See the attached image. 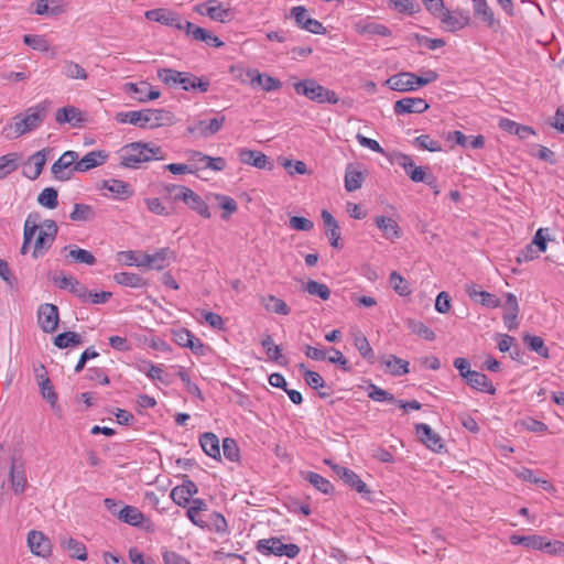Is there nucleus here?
<instances>
[{
  "label": "nucleus",
  "instance_id": "f257e3e1",
  "mask_svg": "<svg viewBox=\"0 0 564 564\" xmlns=\"http://www.w3.org/2000/svg\"><path fill=\"white\" fill-rule=\"evenodd\" d=\"M174 115L165 109H143L127 112H118L116 121L119 123H130L139 128H159L174 123Z\"/></svg>",
  "mask_w": 564,
  "mask_h": 564
},
{
  "label": "nucleus",
  "instance_id": "f03ea898",
  "mask_svg": "<svg viewBox=\"0 0 564 564\" xmlns=\"http://www.w3.org/2000/svg\"><path fill=\"white\" fill-rule=\"evenodd\" d=\"M51 108L48 100H43L24 112L17 115L13 120L14 138L30 133L36 130L46 119Z\"/></svg>",
  "mask_w": 564,
  "mask_h": 564
},
{
  "label": "nucleus",
  "instance_id": "7ed1b4c3",
  "mask_svg": "<svg viewBox=\"0 0 564 564\" xmlns=\"http://www.w3.org/2000/svg\"><path fill=\"white\" fill-rule=\"evenodd\" d=\"M293 88L297 95L304 96L307 99L318 104L327 102L335 105L339 100L337 94L334 90L319 85L315 79L307 78L295 82L293 83Z\"/></svg>",
  "mask_w": 564,
  "mask_h": 564
},
{
  "label": "nucleus",
  "instance_id": "20e7f679",
  "mask_svg": "<svg viewBox=\"0 0 564 564\" xmlns=\"http://www.w3.org/2000/svg\"><path fill=\"white\" fill-rule=\"evenodd\" d=\"M161 148H150L147 143H131L124 148L121 164L126 167L137 169L140 163L150 161L151 159H162L158 156Z\"/></svg>",
  "mask_w": 564,
  "mask_h": 564
},
{
  "label": "nucleus",
  "instance_id": "39448f33",
  "mask_svg": "<svg viewBox=\"0 0 564 564\" xmlns=\"http://www.w3.org/2000/svg\"><path fill=\"white\" fill-rule=\"evenodd\" d=\"M290 19H292L295 23V25L304 30L306 32L324 35L326 34L327 30L323 25L322 22H319L316 19H313L308 10L304 6H295L290 10Z\"/></svg>",
  "mask_w": 564,
  "mask_h": 564
},
{
  "label": "nucleus",
  "instance_id": "423d86ee",
  "mask_svg": "<svg viewBox=\"0 0 564 564\" xmlns=\"http://www.w3.org/2000/svg\"><path fill=\"white\" fill-rule=\"evenodd\" d=\"M77 162L78 153L76 151L64 152L51 167L54 178L62 182L70 180L77 172L75 167Z\"/></svg>",
  "mask_w": 564,
  "mask_h": 564
},
{
  "label": "nucleus",
  "instance_id": "0eeeda50",
  "mask_svg": "<svg viewBox=\"0 0 564 564\" xmlns=\"http://www.w3.org/2000/svg\"><path fill=\"white\" fill-rule=\"evenodd\" d=\"M437 19H440L441 28L446 32L463 30L470 21L467 12L460 10L451 11L447 9H445Z\"/></svg>",
  "mask_w": 564,
  "mask_h": 564
},
{
  "label": "nucleus",
  "instance_id": "6e6552de",
  "mask_svg": "<svg viewBox=\"0 0 564 564\" xmlns=\"http://www.w3.org/2000/svg\"><path fill=\"white\" fill-rule=\"evenodd\" d=\"M172 258L173 252L169 248H162L154 253H143L141 260H135L134 263L137 267L162 270L170 264Z\"/></svg>",
  "mask_w": 564,
  "mask_h": 564
},
{
  "label": "nucleus",
  "instance_id": "1a4fd4ad",
  "mask_svg": "<svg viewBox=\"0 0 564 564\" xmlns=\"http://www.w3.org/2000/svg\"><path fill=\"white\" fill-rule=\"evenodd\" d=\"M58 307L54 304L45 303L37 310V323L44 333H54L58 326Z\"/></svg>",
  "mask_w": 564,
  "mask_h": 564
},
{
  "label": "nucleus",
  "instance_id": "9d476101",
  "mask_svg": "<svg viewBox=\"0 0 564 564\" xmlns=\"http://www.w3.org/2000/svg\"><path fill=\"white\" fill-rule=\"evenodd\" d=\"M158 77L165 85H180L184 90H191V86H193V80H195L192 74L178 72L172 68L159 69Z\"/></svg>",
  "mask_w": 564,
  "mask_h": 564
},
{
  "label": "nucleus",
  "instance_id": "9b49d317",
  "mask_svg": "<svg viewBox=\"0 0 564 564\" xmlns=\"http://www.w3.org/2000/svg\"><path fill=\"white\" fill-rule=\"evenodd\" d=\"M197 12L221 23L229 22L234 19V11L230 8H225L215 0L198 6Z\"/></svg>",
  "mask_w": 564,
  "mask_h": 564
},
{
  "label": "nucleus",
  "instance_id": "f8f14e48",
  "mask_svg": "<svg viewBox=\"0 0 564 564\" xmlns=\"http://www.w3.org/2000/svg\"><path fill=\"white\" fill-rule=\"evenodd\" d=\"M327 465L332 467L334 473L349 487L358 491L359 494L369 495L370 491L367 488V485L360 479V477L352 471L351 469H348L344 466H339L336 464H332L330 460H325Z\"/></svg>",
  "mask_w": 564,
  "mask_h": 564
},
{
  "label": "nucleus",
  "instance_id": "ddd939ff",
  "mask_svg": "<svg viewBox=\"0 0 564 564\" xmlns=\"http://www.w3.org/2000/svg\"><path fill=\"white\" fill-rule=\"evenodd\" d=\"M430 105L423 98L405 97L394 102L393 110L395 115L423 113Z\"/></svg>",
  "mask_w": 564,
  "mask_h": 564
},
{
  "label": "nucleus",
  "instance_id": "4468645a",
  "mask_svg": "<svg viewBox=\"0 0 564 564\" xmlns=\"http://www.w3.org/2000/svg\"><path fill=\"white\" fill-rule=\"evenodd\" d=\"M225 116L212 118L210 120H199L193 126L187 127V132L191 134L198 133L203 138H208L216 134L225 122Z\"/></svg>",
  "mask_w": 564,
  "mask_h": 564
},
{
  "label": "nucleus",
  "instance_id": "2eb2a0df",
  "mask_svg": "<svg viewBox=\"0 0 564 564\" xmlns=\"http://www.w3.org/2000/svg\"><path fill=\"white\" fill-rule=\"evenodd\" d=\"M47 149H43L35 152L28 159V161L23 165V175L25 177H28L31 181H34L41 175L47 160Z\"/></svg>",
  "mask_w": 564,
  "mask_h": 564
},
{
  "label": "nucleus",
  "instance_id": "dca6fc26",
  "mask_svg": "<svg viewBox=\"0 0 564 564\" xmlns=\"http://www.w3.org/2000/svg\"><path fill=\"white\" fill-rule=\"evenodd\" d=\"M28 545L36 556L47 557L51 555L52 544L50 539L43 534V531H29Z\"/></svg>",
  "mask_w": 564,
  "mask_h": 564
},
{
  "label": "nucleus",
  "instance_id": "f3484780",
  "mask_svg": "<svg viewBox=\"0 0 564 564\" xmlns=\"http://www.w3.org/2000/svg\"><path fill=\"white\" fill-rule=\"evenodd\" d=\"M416 435L420 441L433 452L440 453L444 445L442 438L435 433L430 425L425 423H419L415 425Z\"/></svg>",
  "mask_w": 564,
  "mask_h": 564
},
{
  "label": "nucleus",
  "instance_id": "a211bd4d",
  "mask_svg": "<svg viewBox=\"0 0 564 564\" xmlns=\"http://www.w3.org/2000/svg\"><path fill=\"white\" fill-rule=\"evenodd\" d=\"M474 14L477 19L484 22L489 29L497 31L500 28V22L495 18L492 9L486 0H471Z\"/></svg>",
  "mask_w": 564,
  "mask_h": 564
},
{
  "label": "nucleus",
  "instance_id": "6ab92c4d",
  "mask_svg": "<svg viewBox=\"0 0 564 564\" xmlns=\"http://www.w3.org/2000/svg\"><path fill=\"white\" fill-rule=\"evenodd\" d=\"M145 18L150 21L159 22L163 25L172 26V28H181L180 25V15L166 8H158L148 10L145 12Z\"/></svg>",
  "mask_w": 564,
  "mask_h": 564
},
{
  "label": "nucleus",
  "instance_id": "aec40b11",
  "mask_svg": "<svg viewBox=\"0 0 564 564\" xmlns=\"http://www.w3.org/2000/svg\"><path fill=\"white\" fill-rule=\"evenodd\" d=\"M198 491L197 486L189 479H184L183 484L176 486L171 491L172 500L178 506H186L191 502V498Z\"/></svg>",
  "mask_w": 564,
  "mask_h": 564
},
{
  "label": "nucleus",
  "instance_id": "412c9836",
  "mask_svg": "<svg viewBox=\"0 0 564 564\" xmlns=\"http://www.w3.org/2000/svg\"><path fill=\"white\" fill-rule=\"evenodd\" d=\"M246 76L249 79L251 87L261 88L265 91L278 89L281 85L279 79L261 74L258 69H249Z\"/></svg>",
  "mask_w": 564,
  "mask_h": 564
},
{
  "label": "nucleus",
  "instance_id": "4be33fe9",
  "mask_svg": "<svg viewBox=\"0 0 564 564\" xmlns=\"http://www.w3.org/2000/svg\"><path fill=\"white\" fill-rule=\"evenodd\" d=\"M466 292L473 301L480 303L486 307L496 308L501 305V301L495 294L481 291L477 284H468L466 286Z\"/></svg>",
  "mask_w": 564,
  "mask_h": 564
},
{
  "label": "nucleus",
  "instance_id": "5701e85b",
  "mask_svg": "<svg viewBox=\"0 0 564 564\" xmlns=\"http://www.w3.org/2000/svg\"><path fill=\"white\" fill-rule=\"evenodd\" d=\"M413 73L411 72H400L390 76L384 85L388 86L391 90L406 93V91H415V86L412 83Z\"/></svg>",
  "mask_w": 564,
  "mask_h": 564
},
{
  "label": "nucleus",
  "instance_id": "b1692460",
  "mask_svg": "<svg viewBox=\"0 0 564 564\" xmlns=\"http://www.w3.org/2000/svg\"><path fill=\"white\" fill-rule=\"evenodd\" d=\"M108 159V153L102 150H95L88 152L76 163L77 172H87L91 169L102 165Z\"/></svg>",
  "mask_w": 564,
  "mask_h": 564
},
{
  "label": "nucleus",
  "instance_id": "393cba45",
  "mask_svg": "<svg viewBox=\"0 0 564 564\" xmlns=\"http://www.w3.org/2000/svg\"><path fill=\"white\" fill-rule=\"evenodd\" d=\"M373 221L376 226L382 231V236L386 239L394 241L401 238L402 230L393 218L380 215L376 216Z\"/></svg>",
  "mask_w": 564,
  "mask_h": 564
},
{
  "label": "nucleus",
  "instance_id": "a878e982",
  "mask_svg": "<svg viewBox=\"0 0 564 564\" xmlns=\"http://www.w3.org/2000/svg\"><path fill=\"white\" fill-rule=\"evenodd\" d=\"M354 30L361 35H379L390 36L391 31L383 24L369 21L367 19H359L354 22Z\"/></svg>",
  "mask_w": 564,
  "mask_h": 564
},
{
  "label": "nucleus",
  "instance_id": "bb28decb",
  "mask_svg": "<svg viewBox=\"0 0 564 564\" xmlns=\"http://www.w3.org/2000/svg\"><path fill=\"white\" fill-rule=\"evenodd\" d=\"M380 364L382 367H384L386 372L390 373L391 376L399 377L410 371L409 362L394 355L382 356L380 358Z\"/></svg>",
  "mask_w": 564,
  "mask_h": 564
},
{
  "label": "nucleus",
  "instance_id": "cd10ccee",
  "mask_svg": "<svg viewBox=\"0 0 564 564\" xmlns=\"http://www.w3.org/2000/svg\"><path fill=\"white\" fill-rule=\"evenodd\" d=\"M300 291L311 297H317L322 301H328L332 294L330 289L325 283L315 280L301 281Z\"/></svg>",
  "mask_w": 564,
  "mask_h": 564
},
{
  "label": "nucleus",
  "instance_id": "c85d7f7f",
  "mask_svg": "<svg viewBox=\"0 0 564 564\" xmlns=\"http://www.w3.org/2000/svg\"><path fill=\"white\" fill-rule=\"evenodd\" d=\"M503 307L506 311L503 314L505 325L509 330H513L518 327L517 318L519 314V304L516 295L507 293Z\"/></svg>",
  "mask_w": 564,
  "mask_h": 564
},
{
  "label": "nucleus",
  "instance_id": "c756f323",
  "mask_svg": "<svg viewBox=\"0 0 564 564\" xmlns=\"http://www.w3.org/2000/svg\"><path fill=\"white\" fill-rule=\"evenodd\" d=\"M187 517L195 525L200 527V528H204L206 525L205 519L207 517L214 519L215 529H223V527H226L225 518L220 513H217V512L204 513L202 511H196L195 508H188Z\"/></svg>",
  "mask_w": 564,
  "mask_h": 564
},
{
  "label": "nucleus",
  "instance_id": "7c9ffc66",
  "mask_svg": "<svg viewBox=\"0 0 564 564\" xmlns=\"http://www.w3.org/2000/svg\"><path fill=\"white\" fill-rule=\"evenodd\" d=\"M469 376L465 379V382L473 389L481 392H487L489 394L496 393V388L488 379L485 373L473 371L467 372Z\"/></svg>",
  "mask_w": 564,
  "mask_h": 564
},
{
  "label": "nucleus",
  "instance_id": "2f4dec72",
  "mask_svg": "<svg viewBox=\"0 0 564 564\" xmlns=\"http://www.w3.org/2000/svg\"><path fill=\"white\" fill-rule=\"evenodd\" d=\"M41 215L39 213H30L24 223V240L21 247V253L25 254L34 235L37 232Z\"/></svg>",
  "mask_w": 564,
  "mask_h": 564
},
{
  "label": "nucleus",
  "instance_id": "473e14b6",
  "mask_svg": "<svg viewBox=\"0 0 564 564\" xmlns=\"http://www.w3.org/2000/svg\"><path fill=\"white\" fill-rule=\"evenodd\" d=\"M239 160L243 164H248L258 169H265L269 165L271 169V164L268 162V158L260 151L241 149L239 150Z\"/></svg>",
  "mask_w": 564,
  "mask_h": 564
},
{
  "label": "nucleus",
  "instance_id": "72a5a7b5",
  "mask_svg": "<svg viewBox=\"0 0 564 564\" xmlns=\"http://www.w3.org/2000/svg\"><path fill=\"white\" fill-rule=\"evenodd\" d=\"M199 444L206 455L215 459L220 458L219 438L214 433H204L199 437Z\"/></svg>",
  "mask_w": 564,
  "mask_h": 564
},
{
  "label": "nucleus",
  "instance_id": "f704fd0d",
  "mask_svg": "<svg viewBox=\"0 0 564 564\" xmlns=\"http://www.w3.org/2000/svg\"><path fill=\"white\" fill-rule=\"evenodd\" d=\"M102 188L108 189L119 199H126L132 195L130 185L121 180H106L102 182Z\"/></svg>",
  "mask_w": 564,
  "mask_h": 564
},
{
  "label": "nucleus",
  "instance_id": "c9c22d12",
  "mask_svg": "<svg viewBox=\"0 0 564 564\" xmlns=\"http://www.w3.org/2000/svg\"><path fill=\"white\" fill-rule=\"evenodd\" d=\"M118 519L129 525L139 527L142 524L144 516L137 507L127 505L119 510Z\"/></svg>",
  "mask_w": 564,
  "mask_h": 564
},
{
  "label": "nucleus",
  "instance_id": "e433bc0d",
  "mask_svg": "<svg viewBox=\"0 0 564 564\" xmlns=\"http://www.w3.org/2000/svg\"><path fill=\"white\" fill-rule=\"evenodd\" d=\"M302 477L308 481L318 491L329 495L333 492L334 487L328 479L314 471H303Z\"/></svg>",
  "mask_w": 564,
  "mask_h": 564
},
{
  "label": "nucleus",
  "instance_id": "4c0bfd02",
  "mask_svg": "<svg viewBox=\"0 0 564 564\" xmlns=\"http://www.w3.org/2000/svg\"><path fill=\"white\" fill-rule=\"evenodd\" d=\"M184 203L202 217L210 218L212 215L208 205L194 191H191L189 194H187V196H184Z\"/></svg>",
  "mask_w": 564,
  "mask_h": 564
},
{
  "label": "nucleus",
  "instance_id": "58836bf2",
  "mask_svg": "<svg viewBox=\"0 0 564 564\" xmlns=\"http://www.w3.org/2000/svg\"><path fill=\"white\" fill-rule=\"evenodd\" d=\"M55 119L61 124L72 123L73 126H77L83 121L80 110L72 106L58 109Z\"/></svg>",
  "mask_w": 564,
  "mask_h": 564
},
{
  "label": "nucleus",
  "instance_id": "ea45409f",
  "mask_svg": "<svg viewBox=\"0 0 564 564\" xmlns=\"http://www.w3.org/2000/svg\"><path fill=\"white\" fill-rule=\"evenodd\" d=\"M64 12L61 0H37L34 13L39 15H58Z\"/></svg>",
  "mask_w": 564,
  "mask_h": 564
},
{
  "label": "nucleus",
  "instance_id": "a19ab883",
  "mask_svg": "<svg viewBox=\"0 0 564 564\" xmlns=\"http://www.w3.org/2000/svg\"><path fill=\"white\" fill-rule=\"evenodd\" d=\"M113 280L123 286L139 289L147 285V282L137 273L119 272L113 275Z\"/></svg>",
  "mask_w": 564,
  "mask_h": 564
},
{
  "label": "nucleus",
  "instance_id": "79ce46f5",
  "mask_svg": "<svg viewBox=\"0 0 564 564\" xmlns=\"http://www.w3.org/2000/svg\"><path fill=\"white\" fill-rule=\"evenodd\" d=\"M545 541H546V539L543 536H540V535L521 536V535L513 534L510 536V542L513 545L523 544L524 546L534 549V550H543L544 551Z\"/></svg>",
  "mask_w": 564,
  "mask_h": 564
},
{
  "label": "nucleus",
  "instance_id": "37998d69",
  "mask_svg": "<svg viewBox=\"0 0 564 564\" xmlns=\"http://www.w3.org/2000/svg\"><path fill=\"white\" fill-rule=\"evenodd\" d=\"M62 546L68 552L69 556L79 561L87 560V550L83 542L74 539L64 540Z\"/></svg>",
  "mask_w": 564,
  "mask_h": 564
},
{
  "label": "nucleus",
  "instance_id": "c03bdc74",
  "mask_svg": "<svg viewBox=\"0 0 564 564\" xmlns=\"http://www.w3.org/2000/svg\"><path fill=\"white\" fill-rule=\"evenodd\" d=\"M194 156H198V161L203 164L204 169H210L216 172L224 171L226 169V160L224 158H213L199 151H192V158Z\"/></svg>",
  "mask_w": 564,
  "mask_h": 564
},
{
  "label": "nucleus",
  "instance_id": "a18cd8bd",
  "mask_svg": "<svg viewBox=\"0 0 564 564\" xmlns=\"http://www.w3.org/2000/svg\"><path fill=\"white\" fill-rule=\"evenodd\" d=\"M10 480L15 494H22L26 486V476L22 466H11Z\"/></svg>",
  "mask_w": 564,
  "mask_h": 564
},
{
  "label": "nucleus",
  "instance_id": "49530a36",
  "mask_svg": "<svg viewBox=\"0 0 564 564\" xmlns=\"http://www.w3.org/2000/svg\"><path fill=\"white\" fill-rule=\"evenodd\" d=\"M64 250H69L68 256L73 258L75 262L85 263L87 265H94L96 263L95 256L88 250L78 248L77 246H67Z\"/></svg>",
  "mask_w": 564,
  "mask_h": 564
},
{
  "label": "nucleus",
  "instance_id": "de8ad7c7",
  "mask_svg": "<svg viewBox=\"0 0 564 564\" xmlns=\"http://www.w3.org/2000/svg\"><path fill=\"white\" fill-rule=\"evenodd\" d=\"M36 377L41 388L42 397L54 408L57 402V394L54 391L50 378L45 373L37 375Z\"/></svg>",
  "mask_w": 564,
  "mask_h": 564
},
{
  "label": "nucleus",
  "instance_id": "09e8293b",
  "mask_svg": "<svg viewBox=\"0 0 564 564\" xmlns=\"http://www.w3.org/2000/svg\"><path fill=\"white\" fill-rule=\"evenodd\" d=\"M62 73L69 79H87L88 74L84 67L73 61H64Z\"/></svg>",
  "mask_w": 564,
  "mask_h": 564
},
{
  "label": "nucleus",
  "instance_id": "8fccbe9b",
  "mask_svg": "<svg viewBox=\"0 0 564 564\" xmlns=\"http://www.w3.org/2000/svg\"><path fill=\"white\" fill-rule=\"evenodd\" d=\"M148 89H150V84L145 80L140 83H127L124 85V91L131 95V97L139 102H145V95Z\"/></svg>",
  "mask_w": 564,
  "mask_h": 564
},
{
  "label": "nucleus",
  "instance_id": "3c124183",
  "mask_svg": "<svg viewBox=\"0 0 564 564\" xmlns=\"http://www.w3.org/2000/svg\"><path fill=\"white\" fill-rule=\"evenodd\" d=\"M96 216L95 209L90 205L75 204L74 209L69 215L73 221H89Z\"/></svg>",
  "mask_w": 564,
  "mask_h": 564
},
{
  "label": "nucleus",
  "instance_id": "603ef678",
  "mask_svg": "<svg viewBox=\"0 0 564 564\" xmlns=\"http://www.w3.org/2000/svg\"><path fill=\"white\" fill-rule=\"evenodd\" d=\"M354 344H355V347L357 348V350L359 351V354L366 360H368L370 364H375L376 356H375L373 349L371 348V346L365 335H362L361 333L357 334L355 336Z\"/></svg>",
  "mask_w": 564,
  "mask_h": 564
},
{
  "label": "nucleus",
  "instance_id": "864d4df0",
  "mask_svg": "<svg viewBox=\"0 0 564 564\" xmlns=\"http://www.w3.org/2000/svg\"><path fill=\"white\" fill-rule=\"evenodd\" d=\"M523 343L530 350L535 351L543 358H549V348L544 345V340L540 336L527 334L523 336Z\"/></svg>",
  "mask_w": 564,
  "mask_h": 564
},
{
  "label": "nucleus",
  "instance_id": "5fc2aeb1",
  "mask_svg": "<svg viewBox=\"0 0 564 564\" xmlns=\"http://www.w3.org/2000/svg\"><path fill=\"white\" fill-rule=\"evenodd\" d=\"M258 551L262 554L270 555H282V540L279 538H272L269 540H260L258 542Z\"/></svg>",
  "mask_w": 564,
  "mask_h": 564
},
{
  "label": "nucleus",
  "instance_id": "6e6d98bb",
  "mask_svg": "<svg viewBox=\"0 0 564 564\" xmlns=\"http://www.w3.org/2000/svg\"><path fill=\"white\" fill-rule=\"evenodd\" d=\"M364 175L361 172L351 169L349 165L345 174V188L347 192H354L362 186Z\"/></svg>",
  "mask_w": 564,
  "mask_h": 564
},
{
  "label": "nucleus",
  "instance_id": "4d7b16f0",
  "mask_svg": "<svg viewBox=\"0 0 564 564\" xmlns=\"http://www.w3.org/2000/svg\"><path fill=\"white\" fill-rule=\"evenodd\" d=\"M37 203L48 209H54L58 205V193L53 187L44 188L37 196Z\"/></svg>",
  "mask_w": 564,
  "mask_h": 564
},
{
  "label": "nucleus",
  "instance_id": "13d9d810",
  "mask_svg": "<svg viewBox=\"0 0 564 564\" xmlns=\"http://www.w3.org/2000/svg\"><path fill=\"white\" fill-rule=\"evenodd\" d=\"M82 344V337L75 332H65L54 338V345L61 349Z\"/></svg>",
  "mask_w": 564,
  "mask_h": 564
},
{
  "label": "nucleus",
  "instance_id": "bf43d9fd",
  "mask_svg": "<svg viewBox=\"0 0 564 564\" xmlns=\"http://www.w3.org/2000/svg\"><path fill=\"white\" fill-rule=\"evenodd\" d=\"M39 231L37 238L34 243L32 257L37 259L45 254V252L51 248L54 242V239L47 236H44V232Z\"/></svg>",
  "mask_w": 564,
  "mask_h": 564
},
{
  "label": "nucleus",
  "instance_id": "052dcab7",
  "mask_svg": "<svg viewBox=\"0 0 564 564\" xmlns=\"http://www.w3.org/2000/svg\"><path fill=\"white\" fill-rule=\"evenodd\" d=\"M215 198L217 199L219 206L224 209V214L221 215L223 219H229V217L237 212L238 205L232 197L217 194Z\"/></svg>",
  "mask_w": 564,
  "mask_h": 564
},
{
  "label": "nucleus",
  "instance_id": "680f3d73",
  "mask_svg": "<svg viewBox=\"0 0 564 564\" xmlns=\"http://www.w3.org/2000/svg\"><path fill=\"white\" fill-rule=\"evenodd\" d=\"M195 40L205 42L206 44L214 47H221L225 45L218 36L214 35L212 32L204 28L195 30Z\"/></svg>",
  "mask_w": 564,
  "mask_h": 564
},
{
  "label": "nucleus",
  "instance_id": "e2e57ef3",
  "mask_svg": "<svg viewBox=\"0 0 564 564\" xmlns=\"http://www.w3.org/2000/svg\"><path fill=\"white\" fill-rule=\"evenodd\" d=\"M390 285L400 295H409L411 290L406 281L395 271L390 274Z\"/></svg>",
  "mask_w": 564,
  "mask_h": 564
},
{
  "label": "nucleus",
  "instance_id": "0e129e2a",
  "mask_svg": "<svg viewBox=\"0 0 564 564\" xmlns=\"http://www.w3.org/2000/svg\"><path fill=\"white\" fill-rule=\"evenodd\" d=\"M23 42L33 50L42 52H47L50 50L47 40L42 35L26 34L23 37Z\"/></svg>",
  "mask_w": 564,
  "mask_h": 564
},
{
  "label": "nucleus",
  "instance_id": "69168bd1",
  "mask_svg": "<svg viewBox=\"0 0 564 564\" xmlns=\"http://www.w3.org/2000/svg\"><path fill=\"white\" fill-rule=\"evenodd\" d=\"M409 327L414 334L426 340H434L436 337L435 333L422 322L410 321Z\"/></svg>",
  "mask_w": 564,
  "mask_h": 564
},
{
  "label": "nucleus",
  "instance_id": "338daca9",
  "mask_svg": "<svg viewBox=\"0 0 564 564\" xmlns=\"http://www.w3.org/2000/svg\"><path fill=\"white\" fill-rule=\"evenodd\" d=\"M223 453L224 456L230 462H236L239 459V448L234 438L226 437L223 441Z\"/></svg>",
  "mask_w": 564,
  "mask_h": 564
},
{
  "label": "nucleus",
  "instance_id": "774afa93",
  "mask_svg": "<svg viewBox=\"0 0 564 564\" xmlns=\"http://www.w3.org/2000/svg\"><path fill=\"white\" fill-rule=\"evenodd\" d=\"M414 143L423 149V150H427L430 152H440L442 151V147L441 144L433 140L430 135L427 134H421L419 137L415 138L414 140Z\"/></svg>",
  "mask_w": 564,
  "mask_h": 564
}]
</instances>
